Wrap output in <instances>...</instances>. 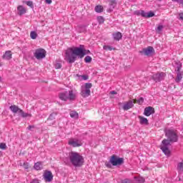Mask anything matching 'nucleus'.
I'll list each match as a JSON object with an SVG mask.
<instances>
[{"instance_id":"1","label":"nucleus","mask_w":183,"mask_h":183,"mask_svg":"<svg viewBox=\"0 0 183 183\" xmlns=\"http://www.w3.org/2000/svg\"><path fill=\"white\" fill-rule=\"evenodd\" d=\"M84 45H80L79 47H73L68 49L66 54V59L68 61L69 64H74L76 61V57L82 58L85 56L86 54H91L89 50H86L84 49Z\"/></svg>"},{"instance_id":"2","label":"nucleus","mask_w":183,"mask_h":183,"mask_svg":"<svg viewBox=\"0 0 183 183\" xmlns=\"http://www.w3.org/2000/svg\"><path fill=\"white\" fill-rule=\"evenodd\" d=\"M69 161L74 167H82L84 165V157L76 152H71L69 154Z\"/></svg>"},{"instance_id":"3","label":"nucleus","mask_w":183,"mask_h":183,"mask_svg":"<svg viewBox=\"0 0 183 183\" xmlns=\"http://www.w3.org/2000/svg\"><path fill=\"white\" fill-rule=\"evenodd\" d=\"M78 97V92L76 90L65 91L59 93V98L61 101H75Z\"/></svg>"},{"instance_id":"4","label":"nucleus","mask_w":183,"mask_h":183,"mask_svg":"<svg viewBox=\"0 0 183 183\" xmlns=\"http://www.w3.org/2000/svg\"><path fill=\"white\" fill-rule=\"evenodd\" d=\"M165 135L167 139H164L169 142V144L171 145V142H178V139L179 137H178V133L176 129H169L164 130Z\"/></svg>"},{"instance_id":"5","label":"nucleus","mask_w":183,"mask_h":183,"mask_svg":"<svg viewBox=\"0 0 183 183\" xmlns=\"http://www.w3.org/2000/svg\"><path fill=\"white\" fill-rule=\"evenodd\" d=\"M124 164V158L118 157V156L112 155L109 161L105 163L107 168H111V167H118L119 165H122Z\"/></svg>"},{"instance_id":"6","label":"nucleus","mask_w":183,"mask_h":183,"mask_svg":"<svg viewBox=\"0 0 183 183\" xmlns=\"http://www.w3.org/2000/svg\"><path fill=\"white\" fill-rule=\"evenodd\" d=\"M91 88H92L91 83H86L84 86H81V95L83 98H86L91 95Z\"/></svg>"},{"instance_id":"7","label":"nucleus","mask_w":183,"mask_h":183,"mask_svg":"<svg viewBox=\"0 0 183 183\" xmlns=\"http://www.w3.org/2000/svg\"><path fill=\"white\" fill-rule=\"evenodd\" d=\"M162 145L160 147V149L165 154L167 157H169L171 155V150H169V147L171 144H169V142L167 140H163L162 142Z\"/></svg>"},{"instance_id":"8","label":"nucleus","mask_w":183,"mask_h":183,"mask_svg":"<svg viewBox=\"0 0 183 183\" xmlns=\"http://www.w3.org/2000/svg\"><path fill=\"white\" fill-rule=\"evenodd\" d=\"M34 55L36 59H44L46 56V51L44 49H37Z\"/></svg>"},{"instance_id":"9","label":"nucleus","mask_w":183,"mask_h":183,"mask_svg":"<svg viewBox=\"0 0 183 183\" xmlns=\"http://www.w3.org/2000/svg\"><path fill=\"white\" fill-rule=\"evenodd\" d=\"M165 76H167V74L164 72L157 73L152 76V79L155 82H161V81L165 79Z\"/></svg>"},{"instance_id":"10","label":"nucleus","mask_w":183,"mask_h":183,"mask_svg":"<svg viewBox=\"0 0 183 183\" xmlns=\"http://www.w3.org/2000/svg\"><path fill=\"white\" fill-rule=\"evenodd\" d=\"M154 52H155L154 47L148 46L143 49V50L140 51V54H143V55H145L146 56H152V54H154Z\"/></svg>"},{"instance_id":"11","label":"nucleus","mask_w":183,"mask_h":183,"mask_svg":"<svg viewBox=\"0 0 183 183\" xmlns=\"http://www.w3.org/2000/svg\"><path fill=\"white\" fill-rule=\"evenodd\" d=\"M69 145L73 147V148H76L78 147H81L82 142H81V140L77 139H70L69 140Z\"/></svg>"},{"instance_id":"12","label":"nucleus","mask_w":183,"mask_h":183,"mask_svg":"<svg viewBox=\"0 0 183 183\" xmlns=\"http://www.w3.org/2000/svg\"><path fill=\"white\" fill-rule=\"evenodd\" d=\"M43 177L46 182H51L54 179V175L51 171H45Z\"/></svg>"},{"instance_id":"13","label":"nucleus","mask_w":183,"mask_h":183,"mask_svg":"<svg viewBox=\"0 0 183 183\" xmlns=\"http://www.w3.org/2000/svg\"><path fill=\"white\" fill-rule=\"evenodd\" d=\"M152 114H155V109L152 107H148L144 109V115L145 117H150Z\"/></svg>"},{"instance_id":"14","label":"nucleus","mask_w":183,"mask_h":183,"mask_svg":"<svg viewBox=\"0 0 183 183\" xmlns=\"http://www.w3.org/2000/svg\"><path fill=\"white\" fill-rule=\"evenodd\" d=\"M134 107V102L132 100H129V102H127L123 105V109L124 111H128V109H131Z\"/></svg>"},{"instance_id":"15","label":"nucleus","mask_w":183,"mask_h":183,"mask_svg":"<svg viewBox=\"0 0 183 183\" xmlns=\"http://www.w3.org/2000/svg\"><path fill=\"white\" fill-rule=\"evenodd\" d=\"M141 16L143 18H152V16H155V14L152 11L147 13L145 11L141 10Z\"/></svg>"},{"instance_id":"16","label":"nucleus","mask_w":183,"mask_h":183,"mask_svg":"<svg viewBox=\"0 0 183 183\" xmlns=\"http://www.w3.org/2000/svg\"><path fill=\"white\" fill-rule=\"evenodd\" d=\"M17 12L18 15L22 16V15H25V14H26V9L25 7H24V6L20 5L17 7Z\"/></svg>"},{"instance_id":"17","label":"nucleus","mask_w":183,"mask_h":183,"mask_svg":"<svg viewBox=\"0 0 183 183\" xmlns=\"http://www.w3.org/2000/svg\"><path fill=\"white\" fill-rule=\"evenodd\" d=\"M139 124L141 125H149V122H148V119L142 117V116H139Z\"/></svg>"},{"instance_id":"18","label":"nucleus","mask_w":183,"mask_h":183,"mask_svg":"<svg viewBox=\"0 0 183 183\" xmlns=\"http://www.w3.org/2000/svg\"><path fill=\"white\" fill-rule=\"evenodd\" d=\"M2 58L3 59H7V61H9V59H12V52L11 51H6Z\"/></svg>"},{"instance_id":"19","label":"nucleus","mask_w":183,"mask_h":183,"mask_svg":"<svg viewBox=\"0 0 183 183\" xmlns=\"http://www.w3.org/2000/svg\"><path fill=\"white\" fill-rule=\"evenodd\" d=\"M10 110L14 114H16L17 112L19 114L21 111V109L19 107H18V106H16V105H11L10 107Z\"/></svg>"},{"instance_id":"20","label":"nucleus","mask_w":183,"mask_h":183,"mask_svg":"<svg viewBox=\"0 0 183 183\" xmlns=\"http://www.w3.org/2000/svg\"><path fill=\"white\" fill-rule=\"evenodd\" d=\"M113 38L114 41H119L120 39H122V34L119 31L114 33L113 34Z\"/></svg>"},{"instance_id":"21","label":"nucleus","mask_w":183,"mask_h":183,"mask_svg":"<svg viewBox=\"0 0 183 183\" xmlns=\"http://www.w3.org/2000/svg\"><path fill=\"white\" fill-rule=\"evenodd\" d=\"M34 168L36 171H41V169H42V164L40 162H38L34 164Z\"/></svg>"},{"instance_id":"22","label":"nucleus","mask_w":183,"mask_h":183,"mask_svg":"<svg viewBox=\"0 0 183 183\" xmlns=\"http://www.w3.org/2000/svg\"><path fill=\"white\" fill-rule=\"evenodd\" d=\"M134 181H135V183H144L145 182V179H144L142 177H135Z\"/></svg>"},{"instance_id":"23","label":"nucleus","mask_w":183,"mask_h":183,"mask_svg":"<svg viewBox=\"0 0 183 183\" xmlns=\"http://www.w3.org/2000/svg\"><path fill=\"white\" fill-rule=\"evenodd\" d=\"M70 117H71V118H74V119H78L79 116V114H78V113L76 112L71 111L70 112Z\"/></svg>"},{"instance_id":"24","label":"nucleus","mask_w":183,"mask_h":183,"mask_svg":"<svg viewBox=\"0 0 183 183\" xmlns=\"http://www.w3.org/2000/svg\"><path fill=\"white\" fill-rule=\"evenodd\" d=\"M139 104V105H142V104H144V99L142 97H140L138 100L137 99H134L133 100V103L134 104Z\"/></svg>"},{"instance_id":"25","label":"nucleus","mask_w":183,"mask_h":183,"mask_svg":"<svg viewBox=\"0 0 183 183\" xmlns=\"http://www.w3.org/2000/svg\"><path fill=\"white\" fill-rule=\"evenodd\" d=\"M177 171L179 172H183V161L177 164Z\"/></svg>"},{"instance_id":"26","label":"nucleus","mask_w":183,"mask_h":183,"mask_svg":"<svg viewBox=\"0 0 183 183\" xmlns=\"http://www.w3.org/2000/svg\"><path fill=\"white\" fill-rule=\"evenodd\" d=\"M94 11L98 13H101L104 11V7H102V6H96L94 8Z\"/></svg>"},{"instance_id":"27","label":"nucleus","mask_w":183,"mask_h":183,"mask_svg":"<svg viewBox=\"0 0 183 183\" xmlns=\"http://www.w3.org/2000/svg\"><path fill=\"white\" fill-rule=\"evenodd\" d=\"M30 37L31 39H36V38H38V34H36V31H32L30 32Z\"/></svg>"},{"instance_id":"28","label":"nucleus","mask_w":183,"mask_h":183,"mask_svg":"<svg viewBox=\"0 0 183 183\" xmlns=\"http://www.w3.org/2000/svg\"><path fill=\"white\" fill-rule=\"evenodd\" d=\"M20 115H21L22 118H26L28 117H31V114H28V113H24V110H20Z\"/></svg>"},{"instance_id":"29","label":"nucleus","mask_w":183,"mask_h":183,"mask_svg":"<svg viewBox=\"0 0 183 183\" xmlns=\"http://www.w3.org/2000/svg\"><path fill=\"white\" fill-rule=\"evenodd\" d=\"M175 65L177 66L176 69L177 72H179V71H181V68H182V64H181V62L177 61L175 62Z\"/></svg>"},{"instance_id":"30","label":"nucleus","mask_w":183,"mask_h":183,"mask_svg":"<svg viewBox=\"0 0 183 183\" xmlns=\"http://www.w3.org/2000/svg\"><path fill=\"white\" fill-rule=\"evenodd\" d=\"M55 117H56V113L51 114L47 119L48 122H49V121H54V119H55Z\"/></svg>"},{"instance_id":"31","label":"nucleus","mask_w":183,"mask_h":183,"mask_svg":"<svg viewBox=\"0 0 183 183\" xmlns=\"http://www.w3.org/2000/svg\"><path fill=\"white\" fill-rule=\"evenodd\" d=\"M84 62H86V64H89L90 62H92V57H91L90 56H86L84 58Z\"/></svg>"},{"instance_id":"32","label":"nucleus","mask_w":183,"mask_h":183,"mask_svg":"<svg viewBox=\"0 0 183 183\" xmlns=\"http://www.w3.org/2000/svg\"><path fill=\"white\" fill-rule=\"evenodd\" d=\"M109 2H111L110 4V8H112V9H114V8H115V5H117V1L115 0H108Z\"/></svg>"},{"instance_id":"33","label":"nucleus","mask_w":183,"mask_h":183,"mask_svg":"<svg viewBox=\"0 0 183 183\" xmlns=\"http://www.w3.org/2000/svg\"><path fill=\"white\" fill-rule=\"evenodd\" d=\"M54 67L56 68V69H61V68H62V64H61V63L56 61L54 64Z\"/></svg>"},{"instance_id":"34","label":"nucleus","mask_w":183,"mask_h":183,"mask_svg":"<svg viewBox=\"0 0 183 183\" xmlns=\"http://www.w3.org/2000/svg\"><path fill=\"white\" fill-rule=\"evenodd\" d=\"M97 21L99 24H104V22L105 21V19H104V17L99 16H97Z\"/></svg>"},{"instance_id":"35","label":"nucleus","mask_w":183,"mask_h":183,"mask_svg":"<svg viewBox=\"0 0 183 183\" xmlns=\"http://www.w3.org/2000/svg\"><path fill=\"white\" fill-rule=\"evenodd\" d=\"M118 183H132V180L129 179H124L123 180H121Z\"/></svg>"},{"instance_id":"36","label":"nucleus","mask_w":183,"mask_h":183,"mask_svg":"<svg viewBox=\"0 0 183 183\" xmlns=\"http://www.w3.org/2000/svg\"><path fill=\"white\" fill-rule=\"evenodd\" d=\"M24 3L26 4V5H27V6H30V8H34V3L31 1H24Z\"/></svg>"},{"instance_id":"37","label":"nucleus","mask_w":183,"mask_h":183,"mask_svg":"<svg viewBox=\"0 0 183 183\" xmlns=\"http://www.w3.org/2000/svg\"><path fill=\"white\" fill-rule=\"evenodd\" d=\"M103 49L105 51H112V49H114V48L112 46H104Z\"/></svg>"},{"instance_id":"38","label":"nucleus","mask_w":183,"mask_h":183,"mask_svg":"<svg viewBox=\"0 0 183 183\" xmlns=\"http://www.w3.org/2000/svg\"><path fill=\"white\" fill-rule=\"evenodd\" d=\"M177 19L179 21H183V12L178 13Z\"/></svg>"},{"instance_id":"39","label":"nucleus","mask_w":183,"mask_h":183,"mask_svg":"<svg viewBox=\"0 0 183 183\" xmlns=\"http://www.w3.org/2000/svg\"><path fill=\"white\" fill-rule=\"evenodd\" d=\"M23 168H24V169H29V163L24 162L23 164Z\"/></svg>"},{"instance_id":"40","label":"nucleus","mask_w":183,"mask_h":183,"mask_svg":"<svg viewBox=\"0 0 183 183\" xmlns=\"http://www.w3.org/2000/svg\"><path fill=\"white\" fill-rule=\"evenodd\" d=\"M0 149H6V144L5 143H1Z\"/></svg>"},{"instance_id":"41","label":"nucleus","mask_w":183,"mask_h":183,"mask_svg":"<svg viewBox=\"0 0 183 183\" xmlns=\"http://www.w3.org/2000/svg\"><path fill=\"white\" fill-rule=\"evenodd\" d=\"M164 29V26L160 25L159 26H157V29H156L157 32H161V31H162V29Z\"/></svg>"},{"instance_id":"42","label":"nucleus","mask_w":183,"mask_h":183,"mask_svg":"<svg viewBox=\"0 0 183 183\" xmlns=\"http://www.w3.org/2000/svg\"><path fill=\"white\" fill-rule=\"evenodd\" d=\"M172 2H177V4H180L181 5H183V0H172Z\"/></svg>"},{"instance_id":"43","label":"nucleus","mask_w":183,"mask_h":183,"mask_svg":"<svg viewBox=\"0 0 183 183\" xmlns=\"http://www.w3.org/2000/svg\"><path fill=\"white\" fill-rule=\"evenodd\" d=\"M134 14L137 15V16H141V11H135Z\"/></svg>"},{"instance_id":"44","label":"nucleus","mask_w":183,"mask_h":183,"mask_svg":"<svg viewBox=\"0 0 183 183\" xmlns=\"http://www.w3.org/2000/svg\"><path fill=\"white\" fill-rule=\"evenodd\" d=\"M110 95H117V94H118L117 92H115V91H112V92H110Z\"/></svg>"},{"instance_id":"45","label":"nucleus","mask_w":183,"mask_h":183,"mask_svg":"<svg viewBox=\"0 0 183 183\" xmlns=\"http://www.w3.org/2000/svg\"><path fill=\"white\" fill-rule=\"evenodd\" d=\"M45 2H46V4H49H49H52V0H45Z\"/></svg>"},{"instance_id":"46","label":"nucleus","mask_w":183,"mask_h":183,"mask_svg":"<svg viewBox=\"0 0 183 183\" xmlns=\"http://www.w3.org/2000/svg\"><path fill=\"white\" fill-rule=\"evenodd\" d=\"M82 78H83V79H84V81H86V79H88V76L83 75Z\"/></svg>"},{"instance_id":"47","label":"nucleus","mask_w":183,"mask_h":183,"mask_svg":"<svg viewBox=\"0 0 183 183\" xmlns=\"http://www.w3.org/2000/svg\"><path fill=\"white\" fill-rule=\"evenodd\" d=\"M177 78H178V79H181L182 78V77H181V74H177Z\"/></svg>"},{"instance_id":"48","label":"nucleus","mask_w":183,"mask_h":183,"mask_svg":"<svg viewBox=\"0 0 183 183\" xmlns=\"http://www.w3.org/2000/svg\"><path fill=\"white\" fill-rule=\"evenodd\" d=\"M31 128H34L32 126H29L28 129H31Z\"/></svg>"},{"instance_id":"49","label":"nucleus","mask_w":183,"mask_h":183,"mask_svg":"<svg viewBox=\"0 0 183 183\" xmlns=\"http://www.w3.org/2000/svg\"><path fill=\"white\" fill-rule=\"evenodd\" d=\"M0 157H2V152L0 151Z\"/></svg>"},{"instance_id":"50","label":"nucleus","mask_w":183,"mask_h":183,"mask_svg":"<svg viewBox=\"0 0 183 183\" xmlns=\"http://www.w3.org/2000/svg\"><path fill=\"white\" fill-rule=\"evenodd\" d=\"M0 66H2V63L1 62V60H0Z\"/></svg>"},{"instance_id":"51","label":"nucleus","mask_w":183,"mask_h":183,"mask_svg":"<svg viewBox=\"0 0 183 183\" xmlns=\"http://www.w3.org/2000/svg\"><path fill=\"white\" fill-rule=\"evenodd\" d=\"M1 81H2V77L0 76V82H1Z\"/></svg>"},{"instance_id":"52","label":"nucleus","mask_w":183,"mask_h":183,"mask_svg":"<svg viewBox=\"0 0 183 183\" xmlns=\"http://www.w3.org/2000/svg\"><path fill=\"white\" fill-rule=\"evenodd\" d=\"M157 1H159V2H161V1H162V0H157Z\"/></svg>"}]
</instances>
